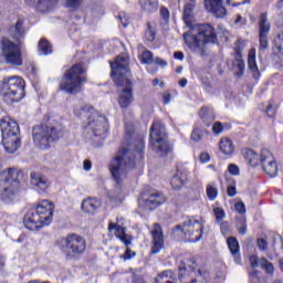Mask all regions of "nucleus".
<instances>
[{"label": "nucleus", "mask_w": 283, "mask_h": 283, "mask_svg": "<svg viewBox=\"0 0 283 283\" xmlns=\"http://www.w3.org/2000/svg\"><path fill=\"white\" fill-rule=\"evenodd\" d=\"M234 209L238 213H247V206L242 201L234 203Z\"/></svg>", "instance_id": "45"}, {"label": "nucleus", "mask_w": 283, "mask_h": 283, "mask_svg": "<svg viewBox=\"0 0 283 283\" xmlns=\"http://www.w3.org/2000/svg\"><path fill=\"white\" fill-rule=\"evenodd\" d=\"M38 48L41 52L40 54H44V56H48V54H52V45L45 39L40 40Z\"/></svg>", "instance_id": "37"}, {"label": "nucleus", "mask_w": 283, "mask_h": 283, "mask_svg": "<svg viewBox=\"0 0 283 283\" xmlns=\"http://www.w3.org/2000/svg\"><path fill=\"white\" fill-rule=\"evenodd\" d=\"M136 156L129 147H122L111 163L109 171L117 185L123 182L128 169L136 167Z\"/></svg>", "instance_id": "5"}, {"label": "nucleus", "mask_w": 283, "mask_h": 283, "mask_svg": "<svg viewBox=\"0 0 283 283\" xmlns=\"http://www.w3.org/2000/svg\"><path fill=\"white\" fill-rule=\"evenodd\" d=\"M76 116H81L84 125V134L88 140H93L96 147H101L107 138V128L105 127V117L94 107L82 108L80 114L75 111Z\"/></svg>", "instance_id": "3"}, {"label": "nucleus", "mask_w": 283, "mask_h": 283, "mask_svg": "<svg viewBox=\"0 0 283 283\" xmlns=\"http://www.w3.org/2000/svg\"><path fill=\"white\" fill-rule=\"evenodd\" d=\"M248 67L253 78L258 81V78H260V69H258V62L255 60V49H251L248 53Z\"/></svg>", "instance_id": "27"}, {"label": "nucleus", "mask_w": 283, "mask_h": 283, "mask_svg": "<svg viewBox=\"0 0 283 283\" xmlns=\"http://www.w3.org/2000/svg\"><path fill=\"white\" fill-rule=\"evenodd\" d=\"M145 36L147 41H154V39H156V31H154L150 23H147V30H146Z\"/></svg>", "instance_id": "41"}, {"label": "nucleus", "mask_w": 283, "mask_h": 283, "mask_svg": "<svg viewBox=\"0 0 283 283\" xmlns=\"http://www.w3.org/2000/svg\"><path fill=\"white\" fill-rule=\"evenodd\" d=\"M31 185L34 187L38 193H45V190L50 187V180L41 172H31Z\"/></svg>", "instance_id": "21"}, {"label": "nucleus", "mask_w": 283, "mask_h": 283, "mask_svg": "<svg viewBox=\"0 0 283 283\" xmlns=\"http://www.w3.org/2000/svg\"><path fill=\"white\" fill-rule=\"evenodd\" d=\"M222 132H224V125H222L221 122H216L212 126V133L216 136H220V134H222Z\"/></svg>", "instance_id": "42"}, {"label": "nucleus", "mask_w": 283, "mask_h": 283, "mask_svg": "<svg viewBox=\"0 0 283 283\" xmlns=\"http://www.w3.org/2000/svg\"><path fill=\"white\" fill-rule=\"evenodd\" d=\"M108 231L114 233V235L120 240V242L125 243V247H129L132 244V235L125 233V227H123V218L117 219V222H111L108 226Z\"/></svg>", "instance_id": "19"}, {"label": "nucleus", "mask_w": 283, "mask_h": 283, "mask_svg": "<svg viewBox=\"0 0 283 283\" xmlns=\"http://www.w3.org/2000/svg\"><path fill=\"white\" fill-rule=\"evenodd\" d=\"M265 112L270 118H273V116H275L276 108L273 106V104H269Z\"/></svg>", "instance_id": "51"}, {"label": "nucleus", "mask_w": 283, "mask_h": 283, "mask_svg": "<svg viewBox=\"0 0 283 283\" xmlns=\"http://www.w3.org/2000/svg\"><path fill=\"white\" fill-rule=\"evenodd\" d=\"M136 256V252L132 251V249L127 248L124 255H123V259L124 260H132V258H135Z\"/></svg>", "instance_id": "50"}, {"label": "nucleus", "mask_w": 283, "mask_h": 283, "mask_svg": "<svg viewBox=\"0 0 283 283\" xmlns=\"http://www.w3.org/2000/svg\"><path fill=\"white\" fill-rule=\"evenodd\" d=\"M167 136V130L165 129V125L163 123L155 120L150 128V144L153 145V149L161 154V156H167L171 148L169 144L165 139Z\"/></svg>", "instance_id": "12"}, {"label": "nucleus", "mask_w": 283, "mask_h": 283, "mask_svg": "<svg viewBox=\"0 0 283 283\" xmlns=\"http://www.w3.org/2000/svg\"><path fill=\"white\" fill-rule=\"evenodd\" d=\"M250 265L252 269H258V266H261V269H264L268 273H273L274 268L273 263L269 262L266 258H258V255H251L250 256Z\"/></svg>", "instance_id": "24"}, {"label": "nucleus", "mask_w": 283, "mask_h": 283, "mask_svg": "<svg viewBox=\"0 0 283 283\" xmlns=\"http://www.w3.org/2000/svg\"><path fill=\"white\" fill-rule=\"evenodd\" d=\"M1 52L6 63H8L9 65H23V55L21 53V48L14 42L10 41V39L2 38Z\"/></svg>", "instance_id": "14"}, {"label": "nucleus", "mask_w": 283, "mask_h": 283, "mask_svg": "<svg viewBox=\"0 0 283 283\" xmlns=\"http://www.w3.org/2000/svg\"><path fill=\"white\" fill-rule=\"evenodd\" d=\"M54 218V203L50 200H42L32 208L23 219L24 227L29 231H41L48 227Z\"/></svg>", "instance_id": "4"}, {"label": "nucleus", "mask_w": 283, "mask_h": 283, "mask_svg": "<svg viewBox=\"0 0 283 283\" xmlns=\"http://www.w3.org/2000/svg\"><path fill=\"white\" fill-rule=\"evenodd\" d=\"M65 1L69 8H78V6L83 3V0H65Z\"/></svg>", "instance_id": "49"}, {"label": "nucleus", "mask_w": 283, "mask_h": 283, "mask_svg": "<svg viewBox=\"0 0 283 283\" xmlns=\"http://www.w3.org/2000/svg\"><path fill=\"white\" fill-rule=\"evenodd\" d=\"M63 134L61 124L35 126L33 128V142L39 149H50V144L59 140Z\"/></svg>", "instance_id": "9"}, {"label": "nucleus", "mask_w": 283, "mask_h": 283, "mask_svg": "<svg viewBox=\"0 0 283 283\" xmlns=\"http://www.w3.org/2000/svg\"><path fill=\"white\" fill-rule=\"evenodd\" d=\"M85 239L78 234H69L60 241L61 251L64 252L69 260L81 255L85 251Z\"/></svg>", "instance_id": "13"}, {"label": "nucleus", "mask_w": 283, "mask_h": 283, "mask_svg": "<svg viewBox=\"0 0 283 283\" xmlns=\"http://www.w3.org/2000/svg\"><path fill=\"white\" fill-rule=\"evenodd\" d=\"M242 156H243V158H245V160H248V163H249V165H251V167H258V165H260V155H258V153L253 151V149L244 148L242 150Z\"/></svg>", "instance_id": "33"}, {"label": "nucleus", "mask_w": 283, "mask_h": 283, "mask_svg": "<svg viewBox=\"0 0 283 283\" xmlns=\"http://www.w3.org/2000/svg\"><path fill=\"white\" fill-rule=\"evenodd\" d=\"M227 242H228L230 252L233 255L234 262L237 264H241L242 259L240 258V243L235 238H229Z\"/></svg>", "instance_id": "31"}, {"label": "nucleus", "mask_w": 283, "mask_h": 283, "mask_svg": "<svg viewBox=\"0 0 283 283\" xmlns=\"http://www.w3.org/2000/svg\"><path fill=\"white\" fill-rule=\"evenodd\" d=\"M176 231H181L188 242H200L205 231V219L202 217L191 218L181 226H177Z\"/></svg>", "instance_id": "11"}, {"label": "nucleus", "mask_w": 283, "mask_h": 283, "mask_svg": "<svg viewBox=\"0 0 283 283\" xmlns=\"http://www.w3.org/2000/svg\"><path fill=\"white\" fill-rule=\"evenodd\" d=\"M178 276L174 271L166 270L157 275L155 283H177Z\"/></svg>", "instance_id": "29"}, {"label": "nucleus", "mask_w": 283, "mask_h": 283, "mask_svg": "<svg viewBox=\"0 0 283 283\" xmlns=\"http://www.w3.org/2000/svg\"><path fill=\"white\" fill-rule=\"evenodd\" d=\"M206 193L210 200H216V198H218V188L213 185H208L206 188Z\"/></svg>", "instance_id": "40"}, {"label": "nucleus", "mask_w": 283, "mask_h": 283, "mask_svg": "<svg viewBox=\"0 0 283 283\" xmlns=\"http://www.w3.org/2000/svg\"><path fill=\"white\" fill-rule=\"evenodd\" d=\"M155 65H159V67H167V61H165L160 57H156L155 59Z\"/></svg>", "instance_id": "56"}, {"label": "nucleus", "mask_w": 283, "mask_h": 283, "mask_svg": "<svg viewBox=\"0 0 283 283\" xmlns=\"http://www.w3.org/2000/svg\"><path fill=\"white\" fill-rule=\"evenodd\" d=\"M135 149L137 151L138 160H143V158H145L143 155V151H145V140H143V138L135 142Z\"/></svg>", "instance_id": "38"}, {"label": "nucleus", "mask_w": 283, "mask_h": 283, "mask_svg": "<svg viewBox=\"0 0 283 283\" xmlns=\"http://www.w3.org/2000/svg\"><path fill=\"white\" fill-rule=\"evenodd\" d=\"M259 165H261L263 171L270 176V178H275L277 176V161L271 150L263 148L260 153Z\"/></svg>", "instance_id": "15"}, {"label": "nucleus", "mask_w": 283, "mask_h": 283, "mask_svg": "<svg viewBox=\"0 0 283 283\" xmlns=\"http://www.w3.org/2000/svg\"><path fill=\"white\" fill-rule=\"evenodd\" d=\"M196 269H198V263L196 262V259H189L184 263L182 265L179 266V273L182 277V275H187L189 271L195 272ZM187 272V273H185Z\"/></svg>", "instance_id": "35"}, {"label": "nucleus", "mask_w": 283, "mask_h": 283, "mask_svg": "<svg viewBox=\"0 0 283 283\" xmlns=\"http://www.w3.org/2000/svg\"><path fill=\"white\" fill-rule=\"evenodd\" d=\"M228 196H230V198H233L235 196V193H238V191L235 190V185H231L228 186Z\"/></svg>", "instance_id": "54"}, {"label": "nucleus", "mask_w": 283, "mask_h": 283, "mask_svg": "<svg viewBox=\"0 0 283 283\" xmlns=\"http://www.w3.org/2000/svg\"><path fill=\"white\" fill-rule=\"evenodd\" d=\"M276 10L279 12V17H282L283 19V0H280L276 4Z\"/></svg>", "instance_id": "57"}, {"label": "nucleus", "mask_w": 283, "mask_h": 283, "mask_svg": "<svg viewBox=\"0 0 283 283\" xmlns=\"http://www.w3.org/2000/svg\"><path fill=\"white\" fill-rule=\"evenodd\" d=\"M175 59H177L178 61H182L185 59V54L180 51H177L174 53Z\"/></svg>", "instance_id": "58"}, {"label": "nucleus", "mask_w": 283, "mask_h": 283, "mask_svg": "<svg viewBox=\"0 0 283 283\" xmlns=\"http://www.w3.org/2000/svg\"><path fill=\"white\" fill-rule=\"evenodd\" d=\"M56 4V0H36V9L40 12H48Z\"/></svg>", "instance_id": "36"}, {"label": "nucleus", "mask_w": 283, "mask_h": 283, "mask_svg": "<svg viewBox=\"0 0 283 283\" xmlns=\"http://www.w3.org/2000/svg\"><path fill=\"white\" fill-rule=\"evenodd\" d=\"M217 220H224V210L222 208H214L213 210Z\"/></svg>", "instance_id": "47"}, {"label": "nucleus", "mask_w": 283, "mask_h": 283, "mask_svg": "<svg viewBox=\"0 0 283 283\" xmlns=\"http://www.w3.org/2000/svg\"><path fill=\"white\" fill-rule=\"evenodd\" d=\"M102 202L99 199H96L94 197H88L86 199H83L81 203V211L83 213H87V216H94L96 211H98L99 207H102Z\"/></svg>", "instance_id": "23"}, {"label": "nucleus", "mask_w": 283, "mask_h": 283, "mask_svg": "<svg viewBox=\"0 0 283 283\" xmlns=\"http://www.w3.org/2000/svg\"><path fill=\"white\" fill-rule=\"evenodd\" d=\"M193 8H196V0H189L184 8V22L190 31L184 33L186 45L196 54L205 56V49L209 44L218 41L216 28L211 24H196L193 23Z\"/></svg>", "instance_id": "1"}, {"label": "nucleus", "mask_w": 283, "mask_h": 283, "mask_svg": "<svg viewBox=\"0 0 283 283\" xmlns=\"http://www.w3.org/2000/svg\"><path fill=\"white\" fill-rule=\"evenodd\" d=\"M109 63L113 81L116 85L124 87L119 95L118 103L123 109H127L134 101V95H132V81L127 77V73L129 72V57H127V55H119L116 57L115 62Z\"/></svg>", "instance_id": "2"}, {"label": "nucleus", "mask_w": 283, "mask_h": 283, "mask_svg": "<svg viewBox=\"0 0 283 283\" xmlns=\"http://www.w3.org/2000/svg\"><path fill=\"white\" fill-rule=\"evenodd\" d=\"M256 244L261 251H266V249H269V243L264 239H258Z\"/></svg>", "instance_id": "48"}, {"label": "nucleus", "mask_w": 283, "mask_h": 283, "mask_svg": "<svg viewBox=\"0 0 283 283\" xmlns=\"http://www.w3.org/2000/svg\"><path fill=\"white\" fill-rule=\"evenodd\" d=\"M160 15L165 21H168L169 19V9H167V7H163L160 9Z\"/></svg>", "instance_id": "52"}, {"label": "nucleus", "mask_w": 283, "mask_h": 283, "mask_svg": "<svg viewBox=\"0 0 283 283\" xmlns=\"http://www.w3.org/2000/svg\"><path fill=\"white\" fill-rule=\"evenodd\" d=\"M274 52L283 55V32L279 33L274 39Z\"/></svg>", "instance_id": "39"}, {"label": "nucleus", "mask_w": 283, "mask_h": 283, "mask_svg": "<svg viewBox=\"0 0 283 283\" xmlns=\"http://www.w3.org/2000/svg\"><path fill=\"white\" fill-rule=\"evenodd\" d=\"M118 19L124 28H127V25H129V18L127 17V13H119Z\"/></svg>", "instance_id": "46"}, {"label": "nucleus", "mask_w": 283, "mask_h": 283, "mask_svg": "<svg viewBox=\"0 0 283 283\" xmlns=\"http://www.w3.org/2000/svg\"><path fill=\"white\" fill-rule=\"evenodd\" d=\"M83 169L84 171H92V161L90 159L84 160Z\"/></svg>", "instance_id": "55"}, {"label": "nucleus", "mask_w": 283, "mask_h": 283, "mask_svg": "<svg viewBox=\"0 0 283 283\" xmlns=\"http://www.w3.org/2000/svg\"><path fill=\"white\" fill-rule=\"evenodd\" d=\"M164 202H167V198L160 192L151 193L148 197L139 199V206L149 211H153V209L159 207V205H164Z\"/></svg>", "instance_id": "20"}, {"label": "nucleus", "mask_w": 283, "mask_h": 283, "mask_svg": "<svg viewBox=\"0 0 283 283\" xmlns=\"http://www.w3.org/2000/svg\"><path fill=\"white\" fill-rule=\"evenodd\" d=\"M187 180H188V178H187L186 172L178 170L171 178L170 185H171L172 189H182V187H185V185H187Z\"/></svg>", "instance_id": "30"}, {"label": "nucleus", "mask_w": 283, "mask_h": 283, "mask_svg": "<svg viewBox=\"0 0 283 283\" xmlns=\"http://www.w3.org/2000/svg\"><path fill=\"white\" fill-rule=\"evenodd\" d=\"M0 92L8 105L19 103L25 96V81L18 75L7 76L2 80Z\"/></svg>", "instance_id": "7"}, {"label": "nucleus", "mask_w": 283, "mask_h": 283, "mask_svg": "<svg viewBox=\"0 0 283 283\" xmlns=\"http://www.w3.org/2000/svg\"><path fill=\"white\" fill-rule=\"evenodd\" d=\"M125 132L126 134H132L134 132V125L132 124H125Z\"/></svg>", "instance_id": "59"}, {"label": "nucleus", "mask_w": 283, "mask_h": 283, "mask_svg": "<svg viewBox=\"0 0 283 283\" xmlns=\"http://www.w3.org/2000/svg\"><path fill=\"white\" fill-rule=\"evenodd\" d=\"M271 31V24L266 13H262L259 17V49L266 50L269 48V32Z\"/></svg>", "instance_id": "16"}, {"label": "nucleus", "mask_w": 283, "mask_h": 283, "mask_svg": "<svg viewBox=\"0 0 283 283\" xmlns=\"http://www.w3.org/2000/svg\"><path fill=\"white\" fill-rule=\"evenodd\" d=\"M191 138L198 143L200 140H202V130L198 127H195L192 133H191Z\"/></svg>", "instance_id": "43"}, {"label": "nucleus", "mask_w": 283, "mask_h": 283, "mask_svg": "<svg viewBox=\"0 0 283 283\" xmlns=\"http://www.w3.org/2000/svg\"><path fill=\"white\" fill-rule=\"evenodd\" d=\"M139 6L146 14H154V12H158V0H139Z\"/></svg>", "instance_id": "34"}, {"label": "nucleus", "mask_w": 283, "mask_h": 283, "mask_svg": "<svg viewBox=\"0 0 283 283\" xmlns=\"http://www.w3.org/2000/svg\"><path fill=\"white\" fill-rule=\"evenodd\" d=\"M85 83H87L85 67L82 64H75L64 73L60 83V90L67 94H78Z\"/></svg>", "instance_id": "6"}, {"label": "nucleus", "mask_w": 283, "mask_h": 283, "mask_svg": "<svg viewBox=\"0 0 283 283\" xmlns=\"http://www.w3.org/2000/svg\"><path fill=\"white\" fill-rule=\"evenodd\" d=\"M239 233L240 235H244L247 233V224H242L240 228H239Z\"/></svg>", "instance_id": "63"}, {"label": "nucleus", "mask_w": 283, "mask_h": 283, "mask_svg": "<svg viewBox=\"0 0 283 283\" xmlns=\"http://www.w3.org/2000/svg\"><path fill=\"white\" fill-rule=\"evenodd\" d=\"M151 235H153V247H151V253L154 255L160 253V251H163V249H165V235L163 234V228L160 227V224L155 223L153 226V230H151Z\"/></svg>", "instance_id": "18"}, {"label": "nucleus", "mask_w": 283, "mask_h": 283, "mask_svg": "<svg viewBox=\"0 0 283 283\" xmlns=\"http://www.w3.org/2000/svg\"><path fill=\"white\" fill-rule=\"evenodd\" d=\"M235 23H239L240 25H244V23H247V19H244L242 15H238Z\"/></svg>", "instance_id": "61"}, {"label": "nucleus", "mask_w": 283, "mask_h": 283, "mask_svg": "<svg viewBox=\"0 0 283 283\" xmlns=\"http://www.w3.org/2000/svg\"><path fill=\"white\" fill-rule=\"evenodd\" d=\"M199 116L207 127H210L216 120V112L211 107L202 106L199 111Z\"/></svg>", "instance_id": "26"}, {"label": "nucleus", "mask_w": 283, "mask_h": 283, "mask_svg": "<svg viewBox=\"0 0 283 283\" xmlns=\"http://www.w3.org/2000/svg\"><path fill=\"white\" fill-rule=\"evenodd\" d=\"M9 35L15 41H21L25 38V28H23V20L19 19L14 25L10 27Z\"/></svg>", "instance_id": "25"}, {"label": "nucleus", "mask_w": 283, "mask_h": 283, "mask_svg": "<svg viewBox=\"0 0 283 283\" xmlns=\"http://www.w3.org/2000/svg\"><path fill=\"white\" fill-rule=\"evenodd\" d=\"M19 170L17 168H9L0 172V200L2 202H10L19 188Z\"/></svg>", "instance_id": "10"}, {"label": "nucleus", "mask_w": 283, "mask_h": 283, "mask_svg": "<svg viewBox=\"0 0 283 283\" xmlns=\"http://www.w3.org/2000/svg\"><path fill=\"white\" fill-rule=\"evenodd\" d=\"M227 6H232L233 8H238V6H242V3L233 2V0H227Z\"/></svg>", "instance_id": "62"}, {"label": "nucleus", "mask_w": 283, "mask_h": 283, "mask_svg": "<svg viewBox=\"0 0 283 283\" xmlns=\"http://www.w3.org/2000/svg\"><path fill=\"white\" fill-rule=\"evenodd\" d=\"M219 149L224 156H231L235 151V146H233V142L229 137H223L219 142Z\"/></svg>", "instance_id": "32"}, {"label": "nucleus", "mask_w": 283, "mask_h": 283, "mask_svg": "<svg viewBox=\"0 0 283 283\" xmlns=\"http://www.w3.org/2000/svg\"><path fill=\"white\" fill-rule=\"evenodd\" d=\"M205 7L208 12H212L218 19L227 17V9L222 6V0H205Z\"/></svg>", "instance_id": "22"}, {"label": "nucleus", "mask_w": 283, "mask_h": 283, "mask_svg": "<svg viewBox=\"0 0 283 283\" xmlns=\"http://www.w3.org/2000/svg\"><path fill=\"white\" fill-rule=\"evenodd\" d=\"M228 171L232 176H240V167H238V165H235V164H230L228 166Z\"/></svg>", "instance_id": "44"}, {"label": "nucleus", "mask_w": 283, "mask_h": 283, "mask_svg": "<svg viewBox=\"0 0 283 283\" xmlns=\"http://www.w3.org/2000/svg\"><path fill=\"white\" fill-rule=\"evenodd\" d=\"M0 129L2 134V145L8 154H14L21 147L19 139V124L10 117L0 120Z\"/></svg>", "instance_id": "8"}, {"label": "nucleus", "mask_w": 283, "mask_h": 283, "mask_svg": "<svg viewBox=\"0 0 283 283\" xmlns=\"http://www.w3.org/2000/svg\"><path fill=\"white\" fill-rule=\"evenodd\" d=\"M199 159L201 163L207 164L211 160V156H209V153H201Z\"/></svg>", "instance_id": "53"}, {"label": "nucleus", "mask_w": 283, "mask_h": 283, "mask_svg": "<svg viewBox=\"0 0 283 283\" xmlns=\"http://www.w3.org/2000/svg\"><path fill=\"white\" fill-rule=\"evenodd\" d=\"M3 266H6V256L0 254V270L3 269Z\"/></svg>", "instance_id": "64"}, {"label": "nucleus", "mask_w": 283, "mask_h": 283, "mask_svg": "<svg viewBox=\"0 0 283 283\" xmlns=\"http://www.w3.org/2000/svg\"><path fill=\"white\" fill-rule=\"evenodd\" d=\"M242 50H244V41L242 39H238L234 52H235V59L232 63V67L235 72L237 78H242L244 76V60H242Z\"/></svg>", "instance_id": "17"}, {"label": "nucleus", "mask_w": 283, "mask_h": 283, "mask_svg": "<svg viewBox=\"0 0 283 283\" xmlns=\"http://www.w3.org/2000/svg\"><path fill=\"white\" fill-rule=\"evenodd\" d=\"M138 59L140 63L144 65H151L154 63V53L151 51L147 50L145 45L139 44L138 45Z\"/></svg>", "instance_id": "28"}, {"label": "nucleus", "mask_w": 283, "mask_h": 283, "mask_svg": "<svg viewBox=\"0 0 283 283\" xmlns=\"http://www.w3.org/2000/svg\"><path fill=\"white\" fill-rule=\"evenodd\" d=\"M164 103L167 105V104H169L170 103V101H171V94H169V93H164Z\"/></svg>", "instance_id": "60"}]
</instances>
